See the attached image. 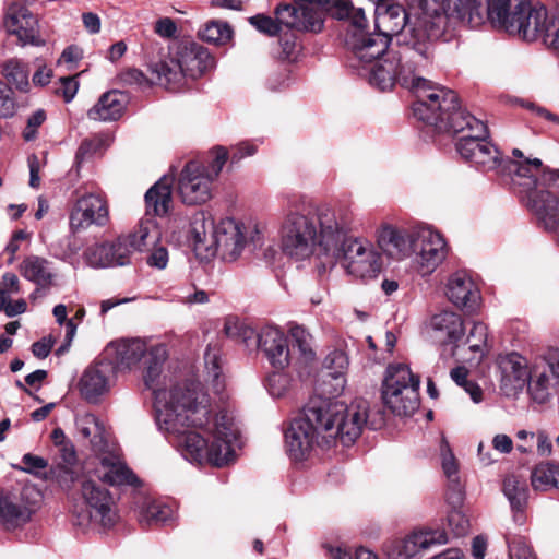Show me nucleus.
Returning <instances> with one entry per match:
<instances>
[{
    "label": "nucleus",
    "mask_w": 559,
    "mask_h": 559,
    "mask_svg": "<svg viewBox=\"0 0 559 559\" xmlns=\"http://www.w3.org/2000/svg\"><path fill=\"white\" fill-rule=\"evenodd\" d=\"M106 354L119 370H130L145 360L144 382L153 390L156 425L160 431L177 438V448L185 460L216 467L235 460L241 447L235 418L227 411L213 414L210 397L200 383L156 388L167 359L165 344L148 345L141 338L119 340L107 346Z\"/></svg>",
    "instance_id": "nucleus-1"
},
{
    "label": "nucleus",
    "mask_w": 559,
    "mask_h": 559,
    "mask_svg": "<svg viewBox=\"0 0 559 559\" xmlns=\"http://www.w3.org/2000/svg\"><path fill=\"white\" fill-rule=\"evenodd\" d=\"M448 27H436V21L421 13L411 17L397 39L399 47L378 64L371 81L379 90L389 91L396 83L413 93L431 84L421 76L432 58L433 40Z\"/></svg>",
    "instance_id": "nucleus-2"
},
{
    "label": "nucleus",
    "mask_w": 559,
    "mask_h": 559,
    "mask_svg": "<svg viewBox=\"0 0 559 559\" xmlns=\"http://www.w3.org/2000/svg\"><path fill=\"white\" fill-rule=\"evenodd\" d=\"M99 455V465L81 483V493L84 506L79 510L74 509V524L87 528L111 527L117 522V513L114 508L112 498L108 490L96 484L95 479L111 486L136 485L138 477L121 461L119 454L110 451Z\"/></svg>",
    "instance_id": "nucleus-3"
},
{
    "label": "nucleus",
    "mask_w": 559,
    "mask_h": 559,
    "mask_svg": "<svg viewBox=\"0 0 559 559\" xmlns=\"http://www.w3.org/2000/svg\"><path fill=\"white\" fill-rule=\"evenodd\" d=\"M322 19L324 12H330L338 20H348V27L345 35V45L350 51L352 68L356 69L361 76H366L369 83L379 88V85L371 81L374 69L390 53V37L374 28L367 29V17L360 8H355L348 0H322Z\"/></svg>",
    "instance_id": "nucleus-4"
},
{
    "label": "nucleus",
    "mask_w": 559,
    "mask_h": 559,
    "mask_svg": "<svg viewBox=\"0 0 559 559\" xmlns=\"http://www.w3.org/2000/svg\"><path fill=\"white\" fill-rule=\"evenodd\" d=\"M190 237L197 254L209 259L218 254L226 262L236 261L249 241L261 240L258 224L225 217L214 223L204 211L194 213L190 219Z\"/></svg>",
    "instance_id": "nucleus-5"
},
{
    "label": "nucleus",
    "mask_w": 559,
    "mask_h": 559,
    "mask_svg": "<svg viewBox=\"0 0 559 559\" xmlns=\"http://www.w3.org/2000/svg\"><path fill=\"white\" fill-rule=\"evenodd\" d=\"M324 267L336 263L350 275L359 278L376 277L381 270V258L373 245L364 238L350 237L336 213L323 214Z\"/></svg>",
    "instance_id": "nucleus-6"
},
{
    "label": "nucleus",
    "mask_w": 559,
    "mask_h": 559,
    "mask_svg": "<svg viewBox=\"0 0 559 559\" xmlns=\"http://www.w3.org/2000/svg\"><path fill=\"white\" fill-rule=\"evenodd\" d=\"M329 206L314 209L304 200H293L288 203L286 215L281 227V243L285 254L295 260H305L311 257L318 248L321 263L324 261L323 214Z\"/></svg>",
    "instance_id": "nucleus-7"
},
{
    "label": "nucleus",
    "mask_w": 559,
    "mask_h": 559,
    "mask_svg": "<svg viewBox=\"0 0 559 559\" xmlns=\"http://www.w3.org/2000/svg\"><path fill=\"white\" fill-rule=\"evenodd\" d=\"M414 94L417 99L413 104V114L418 120L440 132L462 135L476 132L475 123L469 118H477L460 108L455 92L431 83Z\"/></svg>",
    "instance_id": "nucleus-8"
},
{
    "label": "nucleus",
    "mask_w": 559,
    "mask_h": 559,
    "mask_svg": "<svg viewBox=\"0 0 559 559\" xmlns=\"http://www.w3.org/2000/svg\"><path fill=\"white\" fill-rule=\"evenodd\" d=\"M496 27L524 40L550 37L552 14L545 5L530 0H488L485 15Z\"/></svg>",
    "instance_id": "nucleus-9"
},
{
    "label": "nucleus",
    "mask_w": 559,
    "mask_h": 559,
    "mask_svg": "<svg viewBox=\"0 0 559 559\" xmlns=\"http://www.w3.org/2000/svg\"><path fill=\"white\" fill-rule=\"evenodd\" d=\"M214 67V58L202 45L179 41L169 51L168 58L150 67L157 84L171 92L180 91L188 79L197 80Z\"/></svg>",
    "instance_id": "nucleus-10"
},
{
    "label": "nucleus",
    "mask_w": 559,
    "mask_h": 559,
    "mask_svg": "<svg viewBox=\"0 0 559 559\" xmlns=\"http://www.w3.org/2000/svg\"><path fill=\"white\" fill-rule=\"evenodd\" d=\"M318 414H311L314 420H321L323 440L329 443L340 440L344 445L353 444L368 425L369 403L355 399L350 404L330 399H313Z\"/></svg>",
    "instance_id": "nucleus-11"
},
{
    "label": "nucleus",
    "mask_w": 559,
    "mask_h": 559,
    "mask_svg": "<svg viewBox=\"0 0 559 559\" xmlns=\"http://www.w3.org/2000/svg\"><path fill=\"white\" fill-rule=\"evenodd\" d=\"M512 156L514 159H502L498 169L511 176L513 185L519 187V193L532 212L534 200L558 195L559 170L543 168L539 158H527L519 148L512 150Z\"/></svg>",
    "instance_id": "nucleus-12"
},
{
    "label": "nucleus",
    "mask_w": 559,
    "mask_h": 559,
    "mask_svg": "<svg viewBox=\"0 0 559 559\" xmlns=\"http://www.w3.org/2000/svg\"><path fill=\"white\" fill-rule=\"evenodd\" d=\"M322 0H292V3L278 4L275 9V19L257 14L249 19L259 32L275 36L281 27L299 32L318 33L323 27Z\"/></svg>",
    "instance_id": "nucleus-13"
},
{
    "label": "nucleus",
    "mask_w": 559,
    "mask_h": 559,
    "mask_svg": "<svg viewBox=\"0 0 559 559\" xmlns=\"http://www.w3.org/2000/svg\"><path fill=\"white\" fill-rule=\"evenodd\" d=\"M421 14L436 21V27L464 24L471 28L486 21L481 0H420Z\"/></svg>",
    "instance_id": "nucleus-14"
},
{
    "label": "nucleus",
    "mask_w": 559,
    "mask_h": 559,
    "mask_svg": "<svg viewBox=\"0 0 559 559\" xmlns=\"http://www.w3.org/2000/svg\"><path fill=\"white\" fill-rule=\"evenodd\" d=\"M318 414L317 405L309 401L300 417L295 418L285 432V444L289 457L294 461L305 460L313 445L323 439V426L321 420H314L311 414Z\"/></svg>",
    "instance_id": "nucleus-15"
},
{
    "label": "nucleus",
    "mask_w": 559,
    "mask_h": 559,
    "mask_svg": "<svg viewBox=\"0 0 559 559\" xmlns=\"http://www.w3.org/2000/svg\"><path fill=\"white\" fill-rule=\"evenodd\" d=\"M475 123V133L463 134L455 146L462 158L483 171L496 170L502 165L499 150L488 141L487 126L479 119H471Z\"/></svg>",
    "instance_id": "nucleus-16"
},
{
    "label": "nucleus",
    "mask_w": 559,
    "mask_h": 559,
    "mask_svg": "<svg viewBox=\"0 0 559 559\" xmlns=\"http://www.w3.org/2000/svg\"><path fill=\"white\" fill-rule=\"evenodd\" d=\"M447 543L444 531L418 530L386 543L384 552L388 559H421L432 547Z\"/></svg>",
    "instance_id": "nucleus-17"
},
{
    "label": "nucleus",
    "mask_w": 559,
    "mask_h": 559,
    "mask_svg": "<svg viewBox=\"0 0 559 559\" xmlns=\"http://www.w3.org/2000/svg\"><path fill=\"white\" fill-rule=\"evenodd\" d=\"M412 253L418 272L430 275L445 260L448 246L443 236L430 226L415 229V241Z\"/></svg>",
    "instance_id": "nucleus-18"
},
{
    "label": "nucleus",
    "mask_w": 559,
    "mask_h": 559,
    "mask_svg": "<svg viewBox=\"0 0 559 559\" xmlns=\"http://www.w3.org/2000/svg\"><path fill=\"white\" fill-rule=\"evenodd\" d=\"M527 391L531 397L543 404L551 395V389L559 382V349L551 348L532 362Z\"/></svg>",
    "instance_id": "nucleus-19"
},
{
    "label": "nucleus",
    "mask_w": 559,
    "mask_h": 559,
    "mask_svg": "<svg viewBox=\"0 0 559 559\" xmlns=\"http://www.w3.org/2000/svg\"><path fill=\"white\" fill-rule=\"evenodd\" d=\"M212 176L206 167L194 160L187 163L178 182L182 202L188 205L207 202L212 198Z\"/></svg>",
    "instance_id": "nucleus-20"
},
{
    "label": "nucleus",
    "mask_w": 559,
    "mask_h": 559,
    "mask_svg": "<svg viewBox=\"0 0 559 559\" xmlns=\"http://www.w3.org/2000/svg\"><path fill=\"white\" fill-rule=\"evenodd\" d=\"M115 376L112 362L103 359L90 365L79 380V391L88 403H97L110 391Z\"/></svg>",
    "instance_id": "nucleus-21"
},
{
    "label": "nucleus",
    "mask_w": 559,
    "mask_h": 559,
    "mask_svg": "<svg viewBox=\"0 0 559 559\" xmlns=\"http://www.w3.org/2000/svg\"><path fill=\"white\" fill-rule=\"evenodd\" d=\"M532 364L516 352L500 355V388L508 396H515L524 390L530 379Z\"/></svg>",
    "instance_id": "nucleus-22"
},
{
    "label": "nucleus",
    "mask_w": 559,
    "mask_h": 559,
    "mask_svg": "<svg viewBox=\"0 0 559 559\" xmlns=\"http://www.w3.org/2000/svg\"><path fill=\"white\" fill-rule=\"evenodd\" d=\"M83 257L92 267H115L131 263V254L124 238L121 236L111 241L96 242L88 246Z\"/></svg>",
    "instance_id": "nucleus-23"
},
{
    "label": "nucleus",
    "mask_w": 559,
    "mask_h": 559,
    "mask_svg": "<svg viewBox=\"0 0 559 559\" xmlns=\"http://www.w3.org/2000/svg\"><path fill=\"white\" fill-rule=\"evenodd\" d=\"M108 219L109 213L105 200L91 193L78 199L70 214V227L73 231H79L93 224L104 226Z\"/></svg>",
    "instance_id": "nucleus-24"
},
{
    "label": "nucleus",
    "mask_w": 559,
    "mask_h": 559,
    "mask_svg": "<svg viewBox=\"0 0 559 559\" xmlns=\"http://www.w3.org/2000/svg\"><path fill=\"white\" fill-rule=\"evenodd\" d=\"M4 26L10 34L17 36L24 45L43 46L45 44L38 36V22L27 8L20 3H12L5 14Z\"/></svg>",
    "instance_id": "nucleus-25"
},
{
    "label": "nucleus",
    "mask_w": 559,
    "mask_h": 559,
    "mask_svg": "<svg viewBox=\"0 0 559 559\" xmlns=\"http://www.w3.org/2000/svg\"><path fill=\"white\" fill-rule=\"evenodd\" d=\"M374 3V28L392 40L393 36L400 38V34L413 16L399 3L390 0H380Z\"/></svg>",
    "instance_id": "nucleus-26"
},
{
    "label": "nucleus",
    "mask_w": 559,
    "mask_h": 559,
    "mask_svg": "<svg viewBox=\"0 0 559 559\" xmlns=\"http://www.w3.org/2000/svg\"><path fill=\"white\" fill-rule=\"evenodd\" d=\"M377 242L389 257L402 260L412 254L415 230L407 233L391 224L383 223L377 229Z\"/></svg>",
    "instance_id": "nucleus-27"
},
{
    "label": "nucleus",
    "mask_w": 559,
    "mask_h": 559,
    "mask_svg": "<svg viewBox=\"0 0 559 559\" xmlns=\"http://www.w3.org/2000/svg\"><path fill=\"white\" fill-rule=\"evenodd\" d=\"M430 328L435 338L443 345H451L450 355L454 356L460 343L463 342L465 332L462 317L453 311H441L431 317Z\"/></svg>",
    "instance_id": "nucleus-28"
},
{
    "label": "nucleus",
    "mask_w": 559,
    "mask_h": 559,
    "mask_svg": "<svg viewBox=\"0 0 559 559\" xmlns=\"http://www.w3.org/2000/svg\"><path fill=\"white\" fill-rule=\"evenodd\" d=\"M449 300L466 311H475L480 301V292L473 278L465 272H455L447 284Z\"/></svg>",
    "instance_id": "nucleus-29"
},
{
    "label": "nucleus",
    "mask_w": 559,
    "mask_h": 559,
    "mask_svg": "<svg viewBox=\"0 0 559 559\" xmlns=\"http://www.w3.org/2000/svg\"><path fill=\"white\" fill-rule=\"evenodd\" d=\"M162 235V228L156 218L144 215L130 233L120 236L124 238L127 248L132 255L134 252L151 250L152 247L159 243Z\"/></svg>",
    "instance_id": "nucleus-30"
},
{
    "label": "nucleus",
    "mask_w": 559,
    "mask_h": 559,
    "mask_svg": "<svg viewBox=\"0 0 559 559\" xmlns=\"http://www.w3.org/2000/svg\"><path fill=\"white\" fill-rule=\"evenodd\" d=\"M22 276L37 285L34 292L35 296L39 289H49L56 285L58 273L53 263L38 255H29L22 262L20 266Z\"/></svg>",
    "instance_id": "nucleus-31"
},
{
    "label": "nucleus",
    "mask_w": 559,
    "mask_h": 559,
    "mask_svg": "<svg viewBox=\"0 0 559 559\" xmlns=\"http://www.w3.org/2000/svg\"><path fill=\"white\" fill-rule=\"evenodd\" d=\"M76 429L80 436L88 441L96 454H105L109 448L107 433L100 420L91 413H84L75 419Z\"/></svg>",
    "instance_id": "nucleus-32"
},
{
    "label": "nucleus",
    "mask_w": 559,
    "mask_h": 559,
    "mask_svg": "<svg viewBox=\"0 0 559 559\" xmlns=\"http://www.w3.org/2000/svg\"><path fill=\"white\" fill-rule=\"evenodd\" d=\"M135 506L142 526L167 524L174 520L173 508L153 498L139 496Z\"/></svg>",
    "instance_id": "nucleus-33"
},
{
    "label": "nucleus",
    "mask_w": 559,
    "mask_h": 559,
    "mask_svg": "<svg viewBox=\"0 0 559 559\" xmlns=\"http://www.w3.org/2000/svg\"><path fill=\"white\" fill-rule=\"evenodd\" d=\"M348 368V357L342 349L331 350L323 360V369L325 370V377L331 378L329 388L324 389V392L337 396L343 393L346 379L345 372Z\"/></svg>",
    "instance_id": "nucleus-34"
},
{
    "label": "nucleus",
    "mask_w": 559,
    "mask_h": 559,
    "mask_svg": "<svg viewBox=\"0 0 559 559\" xmlns=\"http://www.w3.org/2000/svg\"><path fill=\"white\" fill-rule=\"evenodd\" d=\"M171 180L167 177L159 179L145 193V214L163 217L170 211L173 201Z\"/></svg>",
    "instance_id": "nucleus-35"
},
{
    "label": "nucleus",
    "mask_w": 559,
    "mask_h": 559,
    "mask_svg": "<svg viewBox=\"0 0 559 559\" xmlns=\"http://www.w3.org/2000/svg\"><path fill=\"white\" fill-rule=\"evenodd\" d=\"M126 97L117 91L104 93L97 103L87 111V117L95 121H112L119 119L124 110Z\"/></svg>",
    "instance_id": "nucleus-36"
},
{
    "label": "nucleus",
    "mask_w": 559,
    "mask_h": 559,
    "mask_svg": "<svg viewBox=\"0 0 559 559\" xmlns=\"http://www.w3.org/2000/svg\"><path fill=\"white\" fill-rule=\"evenodd\" d=\"M503 493L514 512L515 522L523 523L522 511L528 498L526 479L515 474L508 475L503 480Z\"/></svg>",
    "instance_id": "nucleus-37"
},
{
    "label": "nucleus",
    "mask_w": 559,
    "mask_h": 559,
    "mask_svg": "<svg viewBox=\"0 0 559 559\" xmlns=\"http://www.w3.org/2000/svg\"><path fill=\"white\" fill-rule=\"evenodd\" d=\"M420 383L417 376L413 374L409 367L403 364L390 365L382 383V394H385L393 403H396L397 390L408 384Z\"/></svg>",
    "instance_id": "nucleus-38"
},
{
    "label": "nucleus",
    "mask_w": 559,
    "mask_h": 559,
    "mask_svg": "<svg viewBox=\"0 0 559 559\" xmlns=\"http://www.w3.org/2000/svg\"><path fill=\"white\" fill-rule=\"evenodd\" d=\"M34 510L22 501L10 497L0 498V519L8 530H14L26 524Z\"/></svg>",
    "instance_id": "nucleus-39"
},
{
    "label": "nucleus",
    "mask_w": 559,
    "mask_h": 559,
    "mask_svg": "<svg viewBox=\"0 0 559 559\" xmlns=\"http://www.w3.org/2000/svg\"><path fill=\"white\" fill-rule=\"evenodd\" d=\"M419 384L414 383L399 389L395 395L396 403L390 400L385 394H382L384 405L397 416H409L419 406Z\"/></svg>",
    "instance_id": "nucleus-40"
},
{
    "label": "nucleus",
    "mask_w": 559,
    "mask_h": 559,
    "mask_svg": "<svg viewBox=\"0 0 559 559\" xmlns=\"http://www.w3.org/2000/svg\"><path fill=\"white\" fill-rule=\"evenodd\" d=\"M64 464H58L49 471L50 478L56 479L64 489H70L75 480V473L72 465L76 461V453L71 442L64 443L59 449Z\"/></svg>",
    "instance_id": "nucleus-41"
},
{
    "label": "nucleus",
    "mask_w": 559,
    "mask_h": 559,
    "mask_svg": "<svg viewBox=\"0 0 559 559\" xmlns=\"http://www.w3.org/2000/svg\"><path fill=\"white\" fill-rule=\"evenodd\" d=\"M531 484L537 491L559 489V464L545 462L536 465L531 473Z\"/></svg>",
    "instance_id": "nucleus-42"
},
{
    "label": "nucleus",
    "mask_w": 559,
    "mask_h": 559,
    "mask_svg": "<svg viewBox=\"0 0 559 559\" xmlns=\"http://www.w3.org/2000/svg\"><path fill=\"white\" fill-rule=\"evenodd\" d=\"M224 333L227 337L243 344L247 348H252L255 344V331L238 318L229 317L225 320Z\"/></svg>",
    "instance_id": "nucleus-43"
},
{
    "label": "nucleus",
    "mask_w": 559,
    "mask_h": 559,
    "mask_svg": "<svg viewBox=\"0 0 559 559\" xmlns=\"http://www.w3.org/2000/svg\"><path fill=\"white\" fill-rule=\"evenodd\" d=\"M231 35L233 29L229 24L218 20L207 21L198 31L200 39L213 45H225L230 40Z\"/></svg>",
    "instance_id": "nucleus-44"
},
{
    "label": "nucleus",
    "mask_w": 559,
    "mask_h": 559,
    "mask_svg": "<svg viewBox=\"0 0 559 559\" xmlns=\"http://www.w3.org/2000/svg\"><path fill=\"white\" fill-rule=\"evenodd\" d=\"M440 456L443 473L449 479L451 486L453 487V492L456 501L460 502L462 500V492L457 476V462L450 449L448 441L444 438H442L440 444Z\"/></svg>",
    "instance_id": "nucleus-45"
},
{
    "label": "nucleus",
    "mask_w": 559,
    "mask_h": 559,
    "mask_svg": "<svg viewBox=\"0 0 559 559\" xmlns=\"http://www.w3.org/2000/svg\"><path fill=\"white\" fill-rule=\"evenodd\" d=\"M289 335L293 340V348H298V361L301 365H307L312 361L316 354L312 349V336L310 333L304 326L294 324L289 329Z\"/></svg>",
    "instance_id": "nucleus-46"
},
{
    "label": "nucleus",
    "mask_w": 559,
    "mask_h": 559,
    "mask_svg": "<svg viewBox=\"0 0 559 559\" xmlns=\"http://www.w3.org/2000/svg\"><path fill=\"white\" fill-rule=\"evenodd\" d=\"M2 73L9 83L20 92L26 93L29 90L28 69L19 59L8 60L2 68Z\"/></svg>",
    "instance_id": "nucleus-47"
},
{
    "label": "nucleus",
    "mask_w": 559,
    "mask_h": 559,
    "mask_svg": "<svg viewBox=\"0 0 559 559\" xmlns=\"http://www.w3.org/2000/svg\"><path fill=\"white\" fill-rule=\"evenodd\" d=\"M285 337V333L280 328L265 325L257 333L255 344L253 347L259 348L266 358L269 356V350L276 347Z\"/></svg>",
    "instance_id": "nucleus-48"
},
{
    "label": "nucleus",
    "mask_w": 559,
    "mask_h": 559,
    "mask_svg": "<svg viewBox=\"0 0 559 559\" xmlns=\"http://www.w3.org/2000/svg\"><path fill=\"white\" fill-rule=\"evenodd\" d=\"M111 138L108 134H95L92 138L82 141L78 148L75 159L78 164L83 163L94 154L103 152L109 146Z\"/></svg>",
    "instance_id": "nucleus-49"
},
{
    "label": "nucleus",
    "mask_w": 559,
    "mask_h": 559,
    "mask_svg": "<svg viewBox=\"0 0 559 559\" xmlns=\"http://www.w3.org/2000/svg\"><path fill=\"white\" fill-rule=\"evenodd\" d=\"M205 369L207 379L211 381L213 389L221 392L224 388V381L221 379V358L216 349L207 347L204 354Z\"/></svg>",
    "instance_id": "nucleus-50"
},
{
    "label": "nucleus",
    "mask_w": 559,
    "mask_h": 559,
    "mask_svg": "<svg viewBox=\"0 0 559 559\" xmlns=\"http://www.w3.org/2000/svg\"><path fill=\"white\" fill-rule=\"evenodd\" d=\"M271 366L277 370H284L294 362V352L290 349L287 336L266 357Z\"/></svg>",
    "instance_id": "nucleus-51"
},
{
    "label": "nucleus",
    "mask_w": 559,
    "mask_h": 559,
    "mask_svg": "<svg viewBox=\"0 0 559 559\" xmlns=\"http://www.w3.org/2000/svg\"><path fill=\"white\" fill-rule=\"evenodd\" d=\"M468 371L465 367H456L451 370V379L471 396L473 402L478 403L481 401L483 392L478 384L467 380Z\"/></svg>",
    "instance_id": "nucleus-52"
},
{
    "label": "nucleus",
    "mask_w": 559,
    "mask_h": 559,
    "mask_svg": "<svg viewBox=\"0 0 559 559\" xmlns=\"http://www.w3.org/2000/svg\"><path fill=\"white\" fill-rule=\"evenodd\" d=\"M487 336V326L483 322H473L468 335L463 343L468 345L471 352L483 354Z\"/></svg>",
    "instance_id": "nucleus-53"
},
{
    "label": "nucleus",
    "mask_w": 559,
    "mask_h": 559,
    "mask_svg": "<svg viewBox=\"0 0 559 559\" xmlns=\"http://www.w3.org/2000/svg\"><path fill=\"white\" fill-rule=\"evenodd\" d=\"M292 381L285 372H273L266 379V389L273 397H282L290 390Z\"/></svg>",
    "instance_id": "nucleus-54"
},
{
    "label": "nucleus",
    "mask_w": 559,
    "mask_h": 559,
    "mask_svg": "<svg viewBox=\"0 0 559 559\" xmlns=\"http://www.w3.org/2000/svg\"><path fill=\"white\" fill-rule=\"evenodd\" d=\"M469 520L460 509H453L448 514V527L455 537L464 536L469 531Z\"/></svg>",
    "instance_id": "nucleus-55"
},
{
    "label": "nucleus",
    "mask_w": 559,
    "mask_h": 559,
    "mask_svg": "<svg viewBox=\"0 0 559 559\" xmlns=\"http://www.w3.org/2000/svg\"><path fill=\"white\" fill-rule=\"evenodd\" d=\"M16 111L14 93L8 83L0 80V117L10 118Z\"/></svg>",
    "instance_id": "nucleus-56"
},
{
    "label": "nucleus",
    "mask_w": 559,
    "mask_h": 559,
    "mask_svg": "<svg viewBox=\"0 0 559 559\" xmlns=\"http://www.w3.org/2000/svg\"><path fill=\"white\" fill-rule=\"evenodd\" d=\"M147 252H151L147 257V264L150 266L163 270L168 264V250L167 248L162 245L160 242L154 247L151 248Z\"/></svg>",
    "instance_id": "nucleus-57"
},
{
    "label": "nucleus",
    "mask_w": 559,
    "mask_h": 559,
    "mask_svg": "<svg viewBox=\"0 0 559 559\" xmlns=\"http://www.w3.org/2000/svg\"><path fill=\"white\" fill-rule=\"evenodd\" d=\"M509 555L516 559H536L531 547L522 538L508 540Z\"/></svg>",
    "instance_id": "nucleus-58"
},
{
    "label": "nucleus",
    "mask_w": 559,
    "mask_h": 559,
    "mask_svg": "<svg viewBox=\"0 0 559 559\" xmlns=\"http://www.w3.org/2000/svg\"><path fill=\"white\" fill-rule=\"evenodd\" d=\"M46 120V112L43 109H38L33 112L27 119V126L23 132V136L26 141H32L37 135V129Z\"/></svg>",
    "instance_id": "nucleus-59"
},
{
    "label": "nucleus",
    "mask_w": 559,
    "mask_h": 559,
    "mask_svg": "<svg viewBox=\"0 0 559 559\" xmlns=\"http://www.w3.org/2000/svg\"><path fill=\"white\" fill-rule=\"evenodd\" d=\"M22 463L24 464V467H21V469L25 473L34 475H37L40 471L48 466L47 460L32 453L24 454L22 457Z\"/></svg>",
    "instance_id": "nucleus-60"
},
{
    "label": "nucleus",
    "mask_w": 559,
    "mask_h": 559,
    "mask_svg": "<svg viewBox=\"0 0 559 559\" xmlns=\"http://www.w3.org/2000/svg\"><path fill=\"white\" fill-rule=\"evenodd\" d=\"M324 555L329 559H352L353 556L348 548L341 543L324 542L322 544Z\"/></svg>",
    "instance_id": "nucleus-61"
},
{
    "label": "nucleus",
    "mask_w": 559,
    "mask_h": 559,
    "mask_svg": "<svg viewBox=\"0 0 559 559\" xmlns=\"http://www.w3.org/2000/svg\"><path fill=\"white\" fill-rule=\"evenodd\" d=\"M60 86L55 93L61 95L66 103L71 102L78 93L79 83L74 78H60Z\"/></svg>",
    "instance_id": "nucleus-62"
},
{
    "label": "nucleus",
    "mask_w": 559,
    "mask_h": 559,
    "mask_svg": "<svg viewBox=\"0 0 559 559\" xmlns=\"http://www.w3.org/2000/svg\"><path fill=\"white\" fill-rule=\"evenodd\" d=\"M214 159L212 160L209 170V174L212 176L214 180L215 177L218 176L226 160L228 159V151L223 146H217L213 151Z\"/></svg>",
    "instance_id": "nucleus-63"
},
{
    "label": "nucleus",
    "mask_w": 559,
    "mask_h": 559,
    "mask_svg": "<svg viewBox=\"0 0 559 559\" xmlns=\"http://www.w3.org/2000/svg\"><path fill=\"white\" fill-rule=\"evenodd\" d=\"M154 31L163 38H171L177 33V25L170 17H162L156 21Z\"/></svg>",
    "instance_id": "nucleus-64"
}]
</instances>
